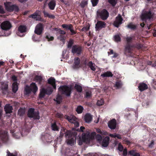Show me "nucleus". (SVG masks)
I'll list each match as a JSON object with an SVG mask.
<instances>
[{
    "label": "nucleus",
    "mask_w": 156,
    "mask_h": 156,
    "mask_svg": "<svg viewBox=\"0 0 156 156\" xmlns=\"http://www.w3.org/2000/svg\"><path fill=\"white\" fill-rule=\"evenodd\" d=\"M73 44V41L72 40H70L68 43L67 47L68 48H70L71 47Z\"/></svg>",
    "instance_id": "obj_54"
},
{
    "label": "nucleus",
    "mask_w": 156,
    "mask_h": 156,
    "mask_svg": "<svg viewBox=\"0 0 156 156\" xmlns=\"http://www.w3.org/2000/svg\"><path fill=\"white\" fill-rule=\"evenodd\" d=\"M72 25L71 24H63L62 25V27L63 28L66 29V30H69L70 29V28L72 27Z\"/></svg>",
    "instance_id": "obj_34"
},
{
    "label": "nucleus",
    "mask_w": 156,
    "mask_h": 156,
    "mask_svg": "<svg viewBox=\"0 0 156 156\" xmlns=\"http://www.w3.org/2000/svg\"><path fill=\"white\" fill-rule=\"evenodd\" d=\"M139 90L141 91H143L148 88L147 85L144 83H140L138 86Z\"/></svg>",
    "instance_id": "obj_24"
},
{
    "label": "nucleus",
    "mask_w": 156,
    "mask_h": 156,
    "mask_svg": "<svg viewBox=\"0 0 156 156\" xmlns=\"http://www.w3.org/2000/svg\"><path fill=\"white\" fill-rule=\"evenodd\" d=\"M99 0H91V2L93 6H96L98 4Z\"/></svg>",
    "instance_id": "obj_48"
},
{
    "label": "nucleus",
    "mask_w": 156,
    "mask_h": 156,
    "mask_svg": "<svg viewBox=\"0 0 156 156\" xmlns=\"http://www.w3.org/2000/svg\"><path fill=\"white\" fill-rule=\"evenodd\" d=\"M87 4V0H84L81 2L80 5L81 7H84Z\"/></svg>",
    "instance_id": "obj_43"
},
{
    "label": "nucleus",
    "mask_w": 156,
    "mask_h": 156,
    "mask_svg": "<svg viewBox=\"0 0 156 156\" xmlns=\"http://www.w3.org/2000/svg\"><path fill=\"white\" fill-rule=\"evenodd\" d=\"M109 135L110 136L112 137H117V138L119 139H121V136L120 135L116 133H115L114 134H110Z\"/></svg>",
    "instance_id": "obj_37"
},
{
    "label": "nucleus",
    "mask_w": 156,
    "mask_h": 156,
    "mask_svg": "<svg viewBox=\"0 0 156 156\" xmlns=\"http://www.w3.org/2000/svg\"><path fill=\"white\" fill-rule=\"evenodd\" d=\"M4 13V11L2 7L1 6H0V13L3 14Z\"/></svg>",
    "instance_id": "obj_59"
},
{
    "label": "nucleus",
    "mask_w": 156,
    "mask_h": 156,
    "mask_svg": "<svg viewBox=\"0 0 156 156\" xmlns=\"http://www.w3.org/2000/svg\"><path fill=\"white\" fill-rule=\"evenodd\" d=\"M40 11H36L35 12L30 16L29 17H31L33 19H36V20H40Z\"/></svg>",
    "instance_id": "obj_19"
},
{
    "label": "nucleus",
    "mask_w": 156,
    "mask_h": 156,
    "mask_svg": "<svg viewBox=\"0 0 156 156\" xmlns=\"http://www.w3.org/2000/svg\"><path fill=\"white\" fill-rule=\"evenodd\" d=\"M51 128L54 131H58L59 128L56 125L55 122L52 124L51 125Z\"/></svg>",
    "instance_id": "obj_39"
},
{
    "label": "nucleus",
    "mask_w": 156,
    "mask_h": 156,
    "mask_svg": "<svg viewBox=\"0 0 156 156\" xmlns=\"http://www.w3.org/2000/svg\"><path fill=\"white\" fill-rule=\"evenodd\" d=\"M38 88L34 83H32L30 87L26 86L25 88V94L26 95L29 94L31 91L35 93L37 90Z\"/></svg>",
    "instance_id": "obj_3"
},
{
    "label": "nucleus",
    "mask_w": 156,
    "mask_h": 156,
    "mask_svg": "<svg viewBox=\"0 0 156 156\" xmlns=\"http://www.w3.org/2000/svg\"><path fill=\"white\" fill-rule=\"evenodd\" d=\"M92 116L90 114H87L84 116V120L86 122L89 123L92 120Z\"/></svg>",
    "instance_id": "obj_23"
},
{
    "label": "nucleus",
    "mask_w": 156,
    "mask_h": 156,
    "mask_svg": "<svg viewBox=\"0 0 156 156\" xmlns=\"http://www.w3.org/2000/svg\"><path fill=\"white\" fill-rule=\"evenodd\" d=\"M58 39L62 41L63 44H64L65 42V37L64 36L62 35H60L58 37Z\"/></svg>",
    "instance_id": "obj_32"
},
{
    "label": "nucleus",
    "mask_w": 156,
    "mask_h": 156,
    "mask_svg": "<svg viewBox=\"0 0 156 156\" xmlns=\"http://www.w3.org/2000/svg\"><path fill=\"white\" fill-rule=\"evenodd\" d=\"M64 132V129H61V131L60 133V136H59V137L58 138V140H59V142L61 141V139L63 136Z\"/></svg>",
    "instance_id": "obj_41"
},
{
    "label": "nucleus",
    "mask_w": 156,
    "mask_h": 156,
    "mask_svg": "<svg viewBox=\"0 0 156 156\" xmlns=\"http://www.w3.org/2000/svg\"><path fill=\"white\" fill-rule=\"evenodd\" d=\"M131 47L128 45L125 47V52L126 53H130L131 51Z\"/></svg>",
    "instance_id": "obj_40"
},
{
    "label": "nucleus",
    "mask_w": 156,
    "mask_h": 156,
    "mask_svg": "<svg viewBox=\"0 0 156 156\" xmlns=\"http://www.w3.org/2000/svg\"><path fill=\"white\" fill-rule=\"evenodd\" d=\"M127 153V150L126 148L124 149L123 150V154L124 156H126V155Z\"/></svg>",
    "instance_id": "obj_58"
},
{
    "label": "nucleus",
    "mask_w": 156,
    "mask_h": 156,
    "mask_svg": "<svg viewBox=\"0 0 156 156\" xmlns=\"http://www.w3.org/2000/svg\"><path fill=\"white\" fill-rule=\"evenodd\" d=\"M69 30H70L72 34H76V32L73 29V26H72V27L70 28V29H69Z\"/></svg>",
    "instance_id": "obj_60"
},
{
    "label": "nucleus",
    "mask_w": 156,
    "mask_h": 156,
    "mask_svg": "<svg viewBox=\"0 0 156 156\" xmlns=\"http://www.w3.org/2000/svg\"><path fill=\"white\" fill-rule=\"evenodd\" d=\"M100 133L102 135H108V133L107 132L105 131H101Z\"/></svg>",
    "instance_id": "obj_64"
},
{
    "label": "nucleus",
    "mask_w": 156,
    "mask_h": 156,
    "mask_svg": "<svg viewBox=\"0 0 156 156\" xmlns=\"http://www.w3.org/2000/svg\"><path fill=\"white\" fill-rule=\"evenodd\" d=\"M110 138L108 136H106L103 140L102 143V146L105 147H107L109 143V141Z\"/></svg>",
    "instance_id": "obj_22"
},
{
    "label": "nucleus",
    "mask_w": 156,
    "mask_h": 156,
    "mask_svg": "<svg viewBox=\"0 0 156 156\" xmlns=\"http://www.w3.org/2000/svg\"><path fill=\"white\" fill-rule=\"evenodd\" d=\"M83 109L82 106H79L76 108V111L78 113H81L82 112Z\"/></svg>",
    "instance_id": "obj_35"
},
{
    "label": "nucleus",
    "mask_w": 156,
    "mask_h": 156,
    "mask_svg": "<svg viewBox=\"0 0 156 156\" xmlns=\"http://www.w3.org/2000/svg\"><path fill=\"white\" fill-rule=\"evenodd\" d=\"M96 139L98 141H101L102 139V138L101 135L98 134L96 136Z\"/></svg>",
    "instance_id": "obj_52"
},
{
    "label": "nucleus",
    "mask_w": 156,
    "mask_h": 156,
    "mask_svg": "<svg viewBox=\"0 0 156 156\" xmlns=\"http://www.w3.org/2000/svg\"><path fill=\"white\" fill-rule=\"evenodd\" d=\"M43 12L45 17H48L50 18L53 19H54L55 18V16H54L49 14V13L46 11H44Z\"/></svg>",
    "instance_id": "obj_31"
},
{
    "label": "nucleus",
    "mask_w": 156,
    "mask_h": 156,
    "mask_svg": "<svg viewBox=\"0 0 156 156\" xmlns=\"http://www.w3.org/2000/svg\"><path fill=\"white\" fill-rule=\"evenodd\" d=\"M153 16V14L150 11H146L144 10L142 12L140 17L141 20L144 21L147 19H151Z\"/></svg>",
    "instance_id": "obj_2"
},
{
    "label": "nucleus",
    "mask_w": 156,
    "mask_h": 156,
    "mask_svg": "<svg viewBox=\"0 0 156 156\" xmlns=\"http://www.w3.org/2000/svg\"><path fill=\"white\" fill-rule=\"evenodd\" d=\"M108 2L111 4L112 5L115 6L117 0H108Z\"/></svg>",
    "instance_id": "obj_42"
},
{
    "label": "nucleus",
    "mask_w": 156,
    "mask_h": 156,
    "mask_svg": "<svg viewBox=\"0 0 156 156\" xmlns=\"http://www.w3.org/2000/svg\"><path fill=\"white\" fill-rule=\"evenodd\" d=\"M56 116L58 118H61L62 116V114L59 113H57L56 114Z\"/></svg>",
    "instance_id": "obj_62"
},
{
    "label": "nucleus",
    "mask_w": 156,
    "mask_h": 156,
    "mask_svg": "<svg viewBox=\"0 0 156 156\" xmlns=\"http://www.w3.org/2000/svg\"><path fill=\"white\" fill-rule=\"evenodd\" d=\"M56 5L55 1L54 0L51 1L48 4V5L50 9L53 10L54 9Z\"/></svg>",
    "instance_id": "obj_27"
},
{
    "label": "nucleus",
    "mask_w": 156,
    "mask_h": 156,
    "mask_svg": "<svg viewBox=\"0 0 156 156\" xmlns=\"http://www.w3.org/2000/svg\"><path fill=\"white\" fill-rule=\"evenodd\" d=\"M80 62V59L78 58H75L74 63L73 66V69H77L80 67L79 65Z\"/></svg>",
    "instance_id": "obj_20"
},
{
    "label": "nucleus",
    "mask_w": 156,
    "mask_h": 156,
    "mask_svg": "<svg viewBox=\"0 0 156 156\" xmlns=\"http://www.w3.org/2000/svg\"><path fill=\"white\" fill-rule=\"evenodd\" d=\"M25 110L24 108H20L18 111V114L20 116H22L25 113Z\"/></svg>",
    "instance_id": "obj_36"
},
{
    "label": "nucleus",
    "mask_w": 156,
    "mask_h": 156,
    "mask_svg": "<svg viewBox=\"0 0 156 156\" xmlns=\"http://www.w3.org/2000/svg\"><path fill=\"white\" fill-rule=\"evenodd\" d=\"M20 133L16 134L14 135V136L15 138L17 139H19L20 138Z\"/></svg>",
    "instance_id": "obj_56"
},
{
    "label": "nucleus",
    "mask_w": 156,
    "mask_h": 156,
    "mask_svg": "<svg viewBox=\"0 0 156 156\" xmlns=\"http://www.w3.org/2000/svg\"><path fill=\"white\" fill-rule=\"evenodd\" d=\"M122 85V84L121 82H116L115 84V86L117 88L121 87Z\"/></svg>",
    "instance_id": "obj_47"
},
{
    "label": "nucleus",
    "mask_w": 156,
    "mask_h": 156,
    "mask_svg": "<svg viewBox=\"0 0 156 156\" xmlns=\"http://www.w3.org/2000/svg\"><path fill=\"white\" fill-rule=\"evenodd\" d=\"M91 96V92L90 91H86V97L89 98Z\"/></svg>",
    "instance_id": "obj_49"
},
{
    "label": "nucleus",
    "mask_w": 156,
    "mask_h": 156,
    "mask_svg": "<svg viewBox=\"0 0 156 156\" xmlns=\"http://www.w3.org/2000/svg\"><path fill=\"white\" fill-rule=\"evenodd\" d=\"M95 134L96 133L95 132H93L90 134L89 132H88L86 134H84V135L82 136L83 139V140L85 141L86 139H92L94 138Z\"/></svg>",
    "instance_id": "obj_15"
},
{
    "label": "nucleus",
    "mask_w": 156,
    "mask_h": 156,
    "mask_svg": "<svg viewBox=\"0 0 156 156\" xmlns=\"http://www.w3.org/2000/svg\"><path fill=\"white\" fill-rule=\"evenodd\" d=\"M72 90L71 87L66 86H61L58 89L60 93L68 96H70Z\"/></svg>",
    "instance_id": "obj_1"
},
{
    "label": "nucleus",
    "mask_w": 156,
    "mask_h": 156,
    "mask_svg": "<svg viewBox=\"0 0 156 156\" xmlns=\"http://www.w3.org/2000/svg\"><path fill=\"white\" fill-rule=\"evenodd\" d=\"M72 136V131H68L66 133L65 136L67 138L66 141L68 144L71 145H73L74 143V140L73 138H71Z\"/></svg>",
    "instance_id": "obj_7"
},
{
    "label": "nucleus",
    "mask_w": 156,
    "mask_h": 156,
    "mask_svg": "<svg viewBox=\"0 0 156 156\" xmlns=\"http://www.w3.org/2000/svg\"><path fill=\"white\" fill-rule=\"evenodd\" d=\"M27 27L25 26L20 25L18 28V32L17 33V35L20 36H23V34H20L25 32L26 31Z\"/></svg>",
    "instance_id": "obj_16"
},
{
    "label": "nucleus",
    "mask_w": 156,
    "mask_h": 156,
    "mask_svg": "<svg viewBox=\"0 0 156 156\" xmlns=\"http://www.w3.org/2000/svg\"><path fill=\"white\" fill-rule=\"evenodd\" d=\"M113 75L110 71H107L106 72L104 73L101 75V76L103 77H112L113 76Z\"/></svg>",
    "instance_id": "obj_26"
},
{
    "label": "nucleus",
    "mask_w": 156,
    "mask_h": 156,
    "mask_svg": "<svg viewBox=\"0 0 156 156\" xmlns=\"http://www.w3.org/2000/svg\"><path fill=\"white\" fill-rule=\"evenodd\" d=\"M1 27L2 30H7L11 28L12 25L9 21H6L1 23Z\"/></svg>",
    "instance_id": "obj_10"
},
{
    "label": "nucleus",
    "mask_w": 156,
    "mask_h": 156,
    "mask_svg": "<svg viewBox=\"0 0 156 156\" xmlns=\"http://www.w3.org/2000/svg\"><path fill=\"white\" fill-rule=\"evenodd\" d=\"M123 19L121 16L120 15L116 17L115 20L114 21L113 25L116 27H118L119 25H121L122 23Z\"/></svg>",
    "instance_id": "obj_13"
},
{
    "label": "nucleus",
    "mask_w": 156,
    "mask_h": 156,
    "mask_svg": "<svg viewBox=\"0 0 156 156\" xmlns=\"http://www.w3.org/2000/svg\"><path fill=\"white\" fill-rule=\"evenodd\" d=\"M106 23L102 21H98L95 24V28L96 31H99L105 27Z\"/></svg>",
    "instance_id": "obj_11"
},
{
    "label": "nucleus",
    "mask_w": 156,
    "mask_h": 156,
    "mask_svg": "<svg viewBox=\"0 0 156 156\" xmlns=\"http://www.w3.org/2000/svg\"><path fill=\"white\" fill-rule=\"evenodd\" d=\"M52 92L53 90L51 87H48L46 90L44 88H42L40 90L39 97L40 98H43L44 97L45 94L50 95L52 94Z\"/></svg>",
    "instance_id": "obj_6"
},
{
    "label": "nucleus",
    "mask_w": 156,
    "mask_h": 156,
    "mask_svg": "<svg viewBox=\"0 0 156 156\" xmlns=\"http://www.w3.org/2000/svg\"><path fill=\"white\" fill-rule=\"evenodd\" d=\"M121 34H117L114 36V40L116 42L120 41H121L120 36Z\"/></svg>",
    "instance_id": "obj_30"
},
{
    "label": "nucleus",
    "mask_w": 156,
    "mask_h": 156,
    "mask_svg": "<svg viewBox=\"0 0 156 156\" xmlns=\"http://www.w3.org/2000/svg\"><path fill=\"white\" fill-rule=\"evenodd\" d=\"M95 64L92 63V62H90L87 64V66L90 68L92 70L94 71L96 68L95 67Z\"/></svg>",
    "instance_id": "obj_29"
},
{
    "label": "nucleus",
    "mask_w": 156,
    "mask_h": 156,
    "mask_svg": "<svg viewBox=\"0 0 156 156\" xmlns=\"http://www.w3.org/2000/svg\"><path fill=\"white\" fill-rule=\"evenodd\" d=\"M126 39L127 42H129L133 39V37H126Z\"/></svg>",
    "instance_id": "obj_55"
},
{
    "label": "nucleus",
    "mask_w": 156,
    "mask_h": 156,
    "mask_svg": "<svg viewBox=\"0 0 156 156\" xmlns=\"http://www.w3.org/2000/svg\"><path fill=\"white\" fill-rule=\"evenodd\" d=\"M123 147L120 144H119L118 146V149L120 151H122L123 150Z\"/></svg>",
    "instance_id": "obj_51"
},
{
    "label": "nucleus",
    "mask_w": 156,
    "mask_h": 156,
    "mask_svg": "<svg viewBox=\"0 0 156 156\" xmlns=\"http://www.w3.org/2000/svg\"><path fill=\"white\" fill-rule=\"evenodd\" d=\"M82 51L81 47L78 45L73 46L72 49V52L74 54H76L79 55L80 54Z\"/></svg>",
    "instance_id": "obj_14"
},
{
    "label": "nucleus",
    "mask_w": 156,
    "mask_h": 156,
    "mask_svg": "<svg viewBox=\"0 0 156 156\" xmlns=\"http://www.w3.org/2000/svg\"><path fill=\"white\" fill-rule=\"evenodd\" d=\"M2 92L4 94H6L8 91V85L5 83H2L1 86Z\"/></svg>",
    "instance_id": "obj_18"
},
{
    "label": "nucleus",
    "mask_w": 156,
    "mask_h": 156,
    "mask_svg": "<svg viewBox=\"0 0 156 156\" xmlns=\"http://www.w3.org/2000/svg\"><path fill=\"white\" fill-rule=\"evenodd\" d=\"M48 83L51 84L53 87L54 89H55L56 88L55 84V80L54 78H51L48 80Z\"/></svg>",
    "instance_id": "obj_25"
},
{
    "label": "nucleus",
    "mask_w": 156,
    "mask_h": 156,
    "mask_svg": "<svg viewBox=\"0 0 156 156\" xmlns=\"http://www.w3.org/2000/svg\"><path fill=\"white\" fill-rule=\"evenodd\" d=\"M55 30L58 31L61 34H66V32L64 31L61 30L60 29H58L57 28H55Z\"/></svg>",
    "instance_id": "obj_50"
},
{
    "label": "nucleus",
    "mask_w": 156,
    "mask_h": 156,
    "mask_svg": "<svg viewBox=\"0 0 156 156\" xmlns=\"http://www.w3.org/2000/svg\"><path fill=\"white\" fill-rule=\"evenodd\" d=\"M12 80L14 81V82H16L17 78L15 76H12Z\"/></svg>",
    "instance_id": "obj_61"
},
{
    "label": "nucleus",
    "mask_w": 156,
    "mask_h": 156,
    "mask_svg": "<svg viewBox=\"0 0 156 156\" xmlns=\"http://www.w3.org/2000/svg\"><path fill=\"white\" fill-rule=\"evenodd\" d=\"M34 110V108H30L28 112V116L30 118L38 119H40L39 112L38 111L35 112Z\"/></svg>",
    "instance_id": "obj_5"
},
{
    "label": "nucleus",
    "mask_w": 156,
    "mask_h": 156,
    "mask_svg": "<svg viewBox=\"0 0 156 156\" xmlns=\"http://www.w3.org/2000/svg\"><path fill=\"white\" fill-rule=\"evenodd\" d=\"M90 28V26L87 25L85 27H84L81 30L82 31L86 32Z\"/></svg>",
    "instance_id": "obj_46"
},
{
    "label": "nucleus",
    "mask_w": 156,
    "mask_h": 156,
    "mask_svg": "<svg viewBox=\"0 0 156 156\" xmlns=\"http://www.w3.org/2000/svg\"><path fill=\"white\" fill-rule=\"evenodd\" d=\"M104 101L103 99H101L100 100H98L97 102V105L99 106H101L103 105Z\"/></svg>",
    "instance_id": "obj_44"
},
{
    "label": "nucleus",
    "mask_w": 156,
    "mask_h": 156,
    "mask_svg": "<svg viewBox=\"0 0 156 156\" xmlns=\"http://www.w3.org/2000/svg\"><path fill=\"white\" fill-rule=\"evenodd\" d=\"M46 38L48 39V41H52L54 39V37L49 35H47L46 37Z\"/></svg>",
    "instance_id": "obj_53"
},
{
    "label": "nucleus",
    "mask_w": 156,
    "mask_h": 156,
    "mask_svg": "<svg viewBox=\"0 0 156 156\" xmlns=\"http://www.w3.org/2000/svg\"><path fill=\"white\" fill-rule=\"evenodd\" d=\"M12 91L16 93L18 90V85L16 82H14L12 85Z\"/></svg>",
    "instance_id": "obj_28"
},
{
    "label": "nucleus",
    "mask_w": 156,
    "mask_h": 156,
    "mask_svg": "<svg viewBox=\"0 0 156 156\" xmlns=\"http://www.w3.org/2000/svg\"><path fill=\"white\" fill-rule=\"evenodd\" d=\"M75 88L78 92H81L82 91V87L80 85L76 84L75 85Z\"/></svg>",
    "instance_id": "obj_33"
},
{
    "label": "nucleus",
    "mask_w": 156,
    "mask_h": 156,
    "mask_svg": "<svg viewBox=\"0 0 156 156\" xmlns=\"http://www.w3.org/2000/svg\"><path fill=\"white\" fill-rule=\"evenodd\" d=\"M4 109L6 113H10L12 112V106L9 104L5 105Z\"/></svg>",
    "instance_id": "obj_21"
},
{
    "label": "nucleus",
    "mask_w": 156,
    "mask_h": 156,
    "mask_svg": "<svg viewBox=\"0 0 156 156\" xmlns=\"http://www.w3.org/2000/svg\"><path fill=\"white\" fill-rule=\"evenodd\" d=\"M5 9L9 12L14 11L17 12L19 11L18 7L13 5L11 2H7L4 3Z\"/></svg>",
    "instance_id": "obj_4"
},
{
    "label": "nucleus",
    "mask_w": 156,
    "mask_h": 156,
    "mask_svg": "<svg viewBox=\"0 0 156 156\" xmlns=\"http://www.w3.org/2000/svg\"><path fill=\"white\" fill-rule=\"evenodd\" d=\"M66 118L70 122L74 123L76 127L79 126V123L77 122V119L74 116L71 115L69 116H66Z\"/></svg>",
    "instance_id": "obj_9"
},
{
    "label": "nucleus",
    "mask_w": 156,
    "mask_h": 156,
    "mask_svg": "<svg viewBox=\"0 0 156 156\" xmlns=\"http://www.w3.org/2000/svg\"><path fill=\"white\" fill-rule=\"evenodd\" d=\"M62 97L61 95H58L57 96L56 99H54V100L56 101L58 104H59L61 101Z\"/></svg>",
    "instance_id": "obj_38"
},
{
    "label": "nucleus",
    "mask_w": 156,
    "mask_h": 156,
    "mask_svg": "<svg viewBox=\"0 0 156 156\" xmlns=\"http://www.w3.org/2000/svg\"><path fill=\"white\" fill-rule=\"evenodd\" d=\"M98 15L103 20H105L108 18L109 16V13L107 10L103 9L98 12Z\"/></svg>",
    "instance_id": "obj_8"
},
{
    "label": "nucleus",
    "mask_w": 156,
    "mask_h": 156,
    "mask_svg": "<svg viewBox=\"0 0 156 156\" xmlns=\"http://www.w3.org/2000/svg\"><path fill=\"white\" fill-rule=\"evenodd\" d=\"M127 27L130 29H134L136 28V26L132 23H130L127 26Z\"/></svg>",
    "instance_id": "obj_45"
},
{
    "label": "nucleus",
    "mask_w": 156,
    "mask_h": 156,
    "mask_svg": "<svg viewBox=\"0 0 156 156\" xmlns=\"http://www.w3.org/2000/svg\"><path fill=\"white\" fill-rule=\"evenodd\" d=\"M43 30V24L39 23L37 24L35 27L34 33L37 35H40L42 32Z\"/></svg>",
    "instance_id": "obj_12"
},
{
    "label": "nucleus",
    "mask_w": 156,
    "mask_h": 156,
    "mask_svg": "<svg viewBox=\"0 0 156 156\" xmlns=\"http://www.w3.org/2000/svg\"><path fill=\"white\" fill-rule=\"evenodd\" d=\"M116 121L115 119L110 121L108 123V127L111 129H115L116 126Z\"/></svg>",
    "instance_id": "obj_17"
},
{
    "label": "nucleus",
    "mask_w": 156,
    "mask_h": 156,
    "mask_svg": "<svg viewBox=\"0 0 156 156\" xmlns=\"http://www.w3.org/2000/svg\"><path fill=\"white\" fill-rule=\"evenodd\" d=\"M35 79L37 80H38L39 81H41L42 80V77L41 76H36L35 77Z\"/></svg>",
    "instance_id": "obj_57"
},
{
    "label": "nucleus",
    "mask_w": 156,
    "mask_h": 156,
    "mask_svg": "<svg viewBox=\"0 0 156 156\" xmlns=\"http://www.w3.org/2000/svg\"><path fill=\"white\" fill-rule=\"evenodd\" d=\"M7 156H17L16 155H14L12 153H11L9 152H7Z\"/></svg>",
    "instance_id": "obj_63"
}]
</instances>
